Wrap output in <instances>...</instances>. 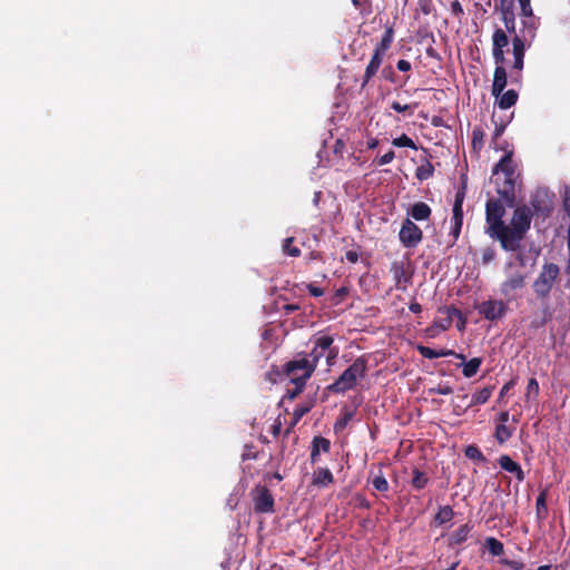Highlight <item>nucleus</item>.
Listing matches in <instances>:
<instances>
[{
	"label": "nucleus",
	"instance_id": "f257e3e1",
	"mask_svg": "<svg viewBox=\"0 0 570 570\" xmlns=\"http://www.w3.org/2000/svg\"><path fill=\"white\" fill-rule=\"evenodd\" d=\"M539 19L530 13H521V28L512 37L513 65L511 78L514 82L521 81V71L524 65L525 48L530 47L537 36Z\"/></svg>",
	"mask_w": 570,
	"mask_h": 570
},
{
	"label": "nucleus",
	"instance_id": "f03ea898",
	"mask_svg": "<svg viewBox=\"0 0 570 570\" xmlns=\"http://www.w3.org/2000/svg\"><path fill=\"white\" fill-rule=\"evenodd\" d=\"M532 209L527 205L518 206L512 215L510 225L504 226L499 243L507 252H517L521 247L527 233L531 227Z\"/></svg>",
	"mask_w": 570,
	"mask_h": 570
},
{
	"label": "nucleus",
	"instance_id": "7ed1b4c3",
	"mask_svg": "<svg viewBox=\"0 0 570 570\" xmlns=\"http://www.w3.org/2000/svg\"><path fill=\"white\" fill-rule=\"evenodd\" d=\"M366 373L367 360L364 356H358L332 384L326 386V391L344 394L356 387L357 381L364 379Z\"/></svg>",
	"mask_w": 570,
	"mask_h": 570
},
{
	"label": "nucleus",
	"instance_id": "20e7f679",
	"mask_svg": "<svg viewBox=\"0 0 570 570\" xmlns=\"http://www.w3.org/2000/svg\"><path fill=\"white\" fill-rule=\"evenodd\" d=\"M502 202V198H491L485 204V233L492 239H495L498 242L505 226V223L503 222L505 208Z\"/></svg>",
	"mask_w": 570,
	"mask_h": 570
},
{
	"label": "nucleus",
	"instance_id": "39448f33",
	"mask_svg": "<svg viewBox=\"0 0 570 570\" xmlns=\"http://www.w3.org/2000/svg\"><path fill=\"white\" fill-rule=\"evenodd\" d=\"M560 268L554 263H546L538 277L534 279L532 287L535 296L540 299H547L550 292L559 277Z\"/></svg>",
	"mask_w": 570,
	"mask_h": 570
},
{
	"label": "nucleus",
	"instance_id": "423d86ee",
	"mask_svg": "<svg viewBox=\"0 0 570 570\" xmlns=\"http://www.w3.org/2000/svg\"><path fill=\"white\" fill-rule=\"evenodd\" d=\"M314 372L313 365L309 364L308 360L305 358L302 353H298L293 360L286 362L282 370V373L288 377L289 381L304 382H307Z\"/></svg>",
	"mask_w": 570,
	"mask_h": 570
},
{
	"label": "nucleus",
	"instance_id": "0eeeda50",
	"mask_svg": "<svg viewBox=\"0 0 570 570\" xmlns=\"http://www.w3.org/2000/svg\"><path fill=\"white\" fill-rule=\"evenodd\" d=\"M390 272L394 279V286L396 289L406 291L409 285L412 284L413 269L410 262L394 261L391 264Z\"/></svg>",
	"mask_w": 570,
	"mask_h": 570
},
{
	"label": "nucleus",
	"instance_id": "6e6552de",
	"mask_svg": "<svg viewBox=\"0 0 570 570\" xmlns=\"http://www.w3.org/2000/svg\"><path fill=\"white\" fill-rule=\"evenodd\" d=\"M465 197V187L459 189L455 194V199L452 208L451 230L452 236L451 245H454L460 237L463 225V200Z\"/></svg>",
	"mask_w": 570,
	"mask_h": 570
},
{
	"label": "nucleus",
	"instance_id": "1a4fd4ad",
	"mask_svg": "<svg viewBox=\"0 0 570 570\" xmlns=\"http://www.w3.org/2000/svg\"><path fill=\"white\" fill-rule=\"evenodd\" d=\"M423 238L422 229L410 218L404 219L399 232V239L406 248L416 247Z\"/></svg>",
	"mask_w": 570,
	"mask_h": 570
},
{
	"label": "nucleus",
	"instance_id": "9d476101",
	"mask_svg": "<svg viewBox=\"0 0 570 570\" xmlns=\"http://www.w3.org/2000/svg\"><path fill=\"white\" fill-rule=\"evenodd\" d=\"M254 510L257 513L274 512V498L265 485H257L253 491Z\"/></svg>",
	"mask_w": 570,
	"mask_h": 570
},
{
	"label": "nucleus",
	"instance_id": "9b49d317",
	"mask_svg": "<svg viewBox=\"0 0 570 570\" xmlns=\"http://www.w3.org/2000/svg\"><path fill=\"white\" fill-rule=\"evenodd\" d=\"M334 343V338L330 335H318L314 340V346L309 353H302L309 364L313 365L314 371L317 367L320 360L324 356L327 348Z\"/></svg>",
	"mask_w": 570,
	"mask_h": 570
},
{
	"label": "nucleus",
	"instance_id": "f8f14e48",
	"mask_svg": "<svg viewBox=\"0 0 570 570\" xmlns=\"http://www.w3.org/2000/svg\"><path fill=\"white\" fill-rule=\"evenodd\" d=\"M478 311L485 320L493 322L505 315L508 306L502 301L488 299L478 306Z\"/></svg>",
	"mask_w": 570,
	"mask_h": 570
},
{
	"label": "nucleus",
	"instance_id": "ddd939ff",
	"mask_svg": "<svg viewBox=\"0 0 570 570\" xmlns=\"http://www.w3.org/2000/svg\"><path fill=\"white\" fill-rule=\"evenodd\" d=\"M533 215L547 218L551 215L553 206L546 190H537L530 200Z\"/></svg>",
	"mask_w": 570,
	"mask_h": 570
},
{
	"label": "nucleus",
	"instance_id": "4468645a",
	"mask_svg": "<svg viewBox=\"0 0 570 570\" xmlns=\"http://www.w3.org/2000/svg\"><path fill=\"white\" fill-rule=\"evenodd\" d=\"M497 193L500 195L502 200L508 207H513L515 203V177H503V180L500 181V178H495Z\"/></svg>",
	"mask_w": 570,
	"mask_h": 570
},
{
	"label": "nucleus",
	"instance_id": "2eb2a0df",
	"mask_svg": "<svg viewBox=\"0 0 570 570\" xmlns=\"http://www.w3.org/2000/svg\"><path fill=\"white\" fill-rule=\"evenodd\" d=\"M510 38L508 31L497 28L492 35V57L493 60L507 61L504 49L508 47Z\"/></svg>",
	"mask_w": 570,
	"mask_h": 570
},
{
	"label": "nucleus",
	"instance_id": "dca6fc26",
	"mask_svg": "<svg viewBox=\"0 0 570 570\" xmlns=\"http://www.w3.org/2000/svg\"><path fill=\"white\" fill-rule=\"evenodd\" d=\"M495 10L501 13V20L504 23L505 30L510 37L514 36L515 16H514V0H500V4L495 6Z\"/></svg>",
	"mask_w": 570,
	"mask_h": 570
},
{
	"label": "nucleus",
	"instance_id": "f3484780",
	"mask_svg": "<svg viewBox=\"0 0 570 570\" xmlns=\"http://www.w3.org/2000/svg\"><path fill=\"white\" fill-rule=\"evenodd\" d=\"M495 68L493 73V82H492V96L499 97L502 91L505 89L508 83V76L505 70V61L499 62V60H494Z\"/></svg>",
	"mask_w": 570,
	"mask_h": 570
},
{
	"label": "nucleus",
	"instance_id": "a211bd4d",
	"mask_svg": "<svg viewBox=\"0 0 570 570\" xmlns=\"http://www.w3.org/2000/svg\"><path fill=\"white\" fill-rule=\"evenodd\" d=\"M525 277L521 273L509 276L500 286V293L507 298H512L513 293L524 287Z\"/></svg>",
	"mask_w": 570,
	"mask_h": 570
},
{
	"label": "nucleus",
	"instance_id": "6ab92c4d",
	"mask_svg": "<svg viewBox=\"0 0 570 570\" xmlns=\"http://www.w3.org/2000/svg\"><path fill=\"white\" fill-rule=\"evenodd\" d=\"M385 55L373 51L370 62L367 63L364 75L362 77L361 88H365L372 78L377 73L382 66Z\"/></svg>",
	"mask_w": 570,
	"mask_h": 570
},
{
	"label": "nucleus",
	"instance_id": "aec40b11",
	"mask_svg": "<svg viewBox=\"0 0 570 570\" xmlns=\"http://www.w3.org/2000/svg\"><path fill=\"white\" fill-rule=\"evenodd\" d=\"M500 173L503 177H511L515 174L514 164L512 160V153H507L493 167L492 175L498 176Z\"/></svg>",
	"mask_w": 570,
	"mask_h": 570
},
{
	"label": "nucleus",
	"instance_id": "412c9836",
	"mask_svg": "<svg viewBox=\"0 0 570 570\" xmlns=\"http://www.w3.org/2000/svg\"><path fill=\"white\" fill-rule=\"evenodd\" d=\"M417 351L423 357L429 358V360L444 357V356H449V355H453L456 358L462 360L463 362L465 360V356L463 354L455 353L452 350H433L429 346L419 345Z\"/></svg>",
	"mask_w": 570,
	"mask_h": 570
},
{
	"label": "nucleus",
	"instance_id": "4be33fe9",
	"mask_svg": "<svg viewBox=\"0 0 570 570\" xmlns=\"http://www.w3.org/2000/svg\"><path fill=\"white\" fill-rule=\"evenodd\" d=\"M501 469L515 475L517 480L522 482L525 478L524 472L519 463L513 461L508 454L499 458Z\"/></svg>",
	"mask_w": 570,
	"mask_h": 570
},
{
	"label": "nucleus",
	"instance_id": "5701e85b",
	"mask_svg": "<svg viewBox=\"0 0 570 570\" xmlns=\"http://www.w3.org/2000/svg\"><path fill=\"white\" fill-rule=\"evenodd\" d=\"M472 529H473V525L470 523H464V524L460 525L455 531H453L450 534L449 546L454 547V546H461L462 543H464L468 540L469 534L472 531Z\"/></svg>",
	"mask_w": 570,
	"mask_h": 570
},
{
	"label": "nucleus",
	"instance_id": "b1692460",
	"mask_svg": "<svg viewBox=\"0 0 570 570\" xmlns=\"http://www.w3.org/2000/svg\"><path fill=\"white\" fill-rule=\"evenodd\" d=\"M440 313L445 314L444 320L435 321L434 325L441 328L442 331H446L453 322L454 317H461V311L454 306H448L439 309Z\"/></svg>",
	"mask_w": 570,
	"mask_h": 570
},
{
	"label": "nucleus",
	"instance_id": "393cba45",
	"mask_svg": "<svg viewBox=\"0 0 570 570\" xmlns=\"http://www.w3.org/2000/svg\"><path fill=\"white\" fill-rule=\"evenodd\" d=\"M493 389V386H488L473 393L469 403L465 404V409L487 403L492 395Z\"/></svg>",
	"mask_w": 570,
	"mask_h": 570
},
{
	"label": "nucleus",
	"instance_id": "a878e982",
	"mask_svg": "<svg viewBox=\"0 0 570 570\" xmlns=\"http://www.w3.org/2000/svg\"><path fill=\"white\" fill-rule=\"evenodd\" d=\"M515 426L504 423L495 424L494 438L499 444H504L514 433Z\"/></svg>",
	"mask_w": 570,
	"mask_h": 570
},
{
	"label": "nucleus",
	"instance_id": "bb28decb",
	"mask_svg": "<svg viewBox=\"0 0 570 570\" xmlns=\"http://www.w3.org/2000/svg\"><path fill=\"white\" fill-rule=\"evenodd\" d=\"M432 210L430 206L423 202L415 203L410 210V215L415 220H426L430 218Z\"/></svg>",
	"mask_w": 570,
	"mask_h": 570
},
{
	"label": "nucleus",
	"instance_id": "cd10ccee",
	"mask_svg": "<svg viewBox=\"0 0 570 570\" xmlns=\"http://www.w3.org/2000/svg\"><path fill=\"white\" fill-rule=\"evenodd\" d=\"M334 482V476L327 468H318L313 474V483L318 487H327Z\"/></svg>",
	"mask_w": 570,
	"mask_h": 570
},
{
	"label": "nucleus",
	"instance_id": "c85d7f7f",
	"mask_svg": "<svg viewBox=\"0 0 570 570\" xmlns=\"http://www.w3.org/2000/svg\"><path fill=\"white\" fill-rule=\"evenodd\" d=\"M518 92L513 89H509L497 98V104L500 109H509L514 106L518 101Z\"/></svg>",
	"mask_w": 570,
	"mask_h": 570
},
{
	"label": "nucleus",
	"instance_id": "c756f323",
	"mask_svg": "<svg viewBox=\"0 0 570 570\" xmlns=\"http://www.w3.org/2000/svg\"><path fill=\"white\" fill-rule=\"evenodd\" d=\"M394 38V30L392 27L385 29L380 42L375 46L374 51L386 55L391 48Z\"/></svg>",
	"mask_w": 570,
	"mask_h": 570
},
{
	"label": "nucleus",
	"instance_id": "7c9ffc66",
	"mask_svg": "<svg viewBox=\"0 0 570 570\" xmlns=\"http://www.w3.org/2000/svg\"><path fill=\"white\" fill-rule=\"evenodd\" d=\"M433 174H434V166L428 158L422 159V164L420 166H417V168L415 169V177L420 181L430 179L433 176Z\"/></svg>",
	"mask_w": 570,
	"mask_h": 570
},
{
	"label": "nucleus",
	"instance_id": "2f4dec72",
	"mask_svg": "<svg viewBox=\"0 0 570 570\" xmlns=\"http://www.w3.org/2000/svg\"><path fill=\"white\" fill-rule=\"evenodd\" d=\"M481 364H482L481 357H473L470 361L464 362L462 364L463 376L466 379L474 376L479 372Z\"/></svg>",
	"mask_w": 570,
	"mask_h": 570
},
{
	"label": "nucleus",
	"instance_id": "473e14b6",
	"mask_svg": "<svg viewBox=\"0 0 570 570\" xmlns=\"http://www.w3.org/2000/svg\"><path fill=\"white\" fill-rule=\"evenodd\" d=\"M484 546L488 549V551L490 552V554L493 557H499V556L503 554V552H504L503 543L500 540H498L497 538H493V537L487 538L484 541Z\"/></svg>",
	"mask_w": 570,
	"mask_h": 570
},
{
	"label": "nucleus",
	"instance_id": "72a5a7b5",
	"mask_svg": "<svg viewBox=\"0 0 570 570\" xmlns=\"http://www.w3.org/2000/svg\"><path fill=\"white\" fill-rule=\"evenodd\" d=\"M412 475L411 484L415 490H422L428 485L430 479L425 472L413 469Z\"/></svg>",
	"mask_w": 570,
	"mask_h": 570
},
{
	"label": "nucleus",
	"instance_id": "f704fd0d",
	"mask_svg": "<svg viewBox=\"0 0 570 570\" xmlns=\"http://www.w3.org/2000/svg\"><path fill=\"white\" fill-rule=\"evenodd\" d=\"M454 517V511L450 505H442L435 514V522L440 525L450 522Z\"/></svg>",
	"mask_w": 570,
	"mask_h": 570
},
{
	"label": "nucleus",
	"instance_id": "c9c22d12",
	"mask_svg": "<svg viewBox=\"0 0 570 570\" xmlns=\"http://www.w3.org/2000/svg\"><path fill=\"white\" fill-rule=\"evenodd\" d=\"M464 454H465V456L468 459H470L472 461H476V462H480V463H485L487 462V458L484 456V454L474 444L468 445L465 448V450H464Z\"/></svg>",
	"mask_w": 570,
	"mask_h": 570
},
{
	"label": "nucleus",
	"instance_id": "e433bc0d",
	"mask_svg": "<svg viewBox=\"0 0 570 570\" xmlns=\"http://www.w3.org/2000/svg\"><path fill=\"white\" fill-rule=\"evenodd\" d=\"M547 495L546 492H541L535 501V510H537V517L539 519H544L548 514V508H547Z\"/></svg>",
	"mask_w": 570,
	"mask_h": 570
},
{
	"label": "nucleus",
	"instance_id": "4c0bfd02",
	"mask_svg": "<svg viewBox=\"0 0 570 570\" xmlns=\"http://www.w3.org/2000/svg\"><path fill=\"white\" fill-rule=\"evenodd\" d=\"M289 382L294 384V387L287 389L285 396L288 400H294L304 391V389L306 386V382H304V381H289Z\"/></svg>",
	"mask_w": 570,
	"mask_h": 570
},
{
	"label": "nucleus",
	"instance_id": "58836bf2",
	"mask_svg": "<svg viewBox=\"0 0 570 570\" xmlns=\"http://www.w3.org/2000/svg\"><path fill=\"white\" fill-rule=\"evenodd\" d=\"M311 410V406L308 405H297L293 411V423L292 426L288 428L285 432V434H288L291 432V429L298 423V421Z\"/></svg>",
	"mask_w": 570,
	"mask_h": 570
},
{
	"label": "nucleus",
	"instance_id": "ea45409f",
	"mask_svg": "<svg viewBox=\"0 0 570 570\" xmlns=\"http://www.w3.org/2000/svg\"><path fill=\"white\" fill-rule=\"evenodd\" d=\"M294 242V237H287L285 240H284V244H283V252L288 255V256H292V257H298L301 255V249L296 246H293Z\"/></svg>",
	"mask_w": 570,
	"mask_h": 570
},
{
	"label": "nucleus",
	"instance_id": "a19ab883",
	"mask_svg": "<svg viewBox=\"0 0 570 570\" xmlns=\"http://www.w3.org/2000/svg\"><path fill=\"white\" fill-rule=\"evenodd\" d=\"M312 446H316L320 453L321 451L327 453L331 449V442L326 438L315 436L312 441Z\"/></svg>",
	"mask_w": 570,
	"mask_h": 570
},
{
	"label": "nucleus",
	"instance_id": "79ce46f5",
	"mask_svg": "<svg viewBox=\"0 0 570 570\" xmlns=\"http://www.w3.org/2000/svg\"><path fill=\"white\" fill-rule=\"evenodd\" d=\"M393 145L396 147H407L416 149L415 142L407 135L403 134L393 140Z\"/></svg>",
	"mask_w": 570,
	"mask_h": 570
},
{
	"label": "nucleus",
	"instance_id": "37998d69",
	"mask_svg": "<svg viewBox=\"0 0 570 570\" xmlns=\"http://www.w3.org/2000/svg\"><path fill=\"white\" fill-rule=\"evenodd\" d=\"M495 257H497V252L492 246H488V247L483 248L481 252V262L484 265H488L491 262H493L495 259Z\"/></svg>",
	"mask_w": 570,
	"mask_h": 570
},
{
	"label": "nucleus",
	"instance_id": "c03bdc74",
	"mask_svg": "<svg viewBox=\"0 0 570 570\" xmlns=\"http://www.w3.org/2000/svg\"><path fill=\"white\" fill-rule=\"evenodd\" d=\"M372 485L376 491H380V492H386L389 490V482L382 474L376 475L373 479Z\"/></svg>",
	"mask_w": 570,
	"mask_h": 570
},
{
	"label": "nucleus",
	"instance_id": "a18cd8bd",
	"mask_svg": "<svg viewBox=\"0 0 570 570\" xmlns=\"http://www.w3.org/2000/svg\"><path fill=\"white\" fill-rule=\"evenodd\" d=\"M352 417H353V412H348V411L345 412L343 414V416L335 422L334 430L335 431L343 430L346 426V424L352 420Z\"/></svg>",
	"mask_w": 570,
	"mask_h": 570
},
{
	"label": "nucleus",
	"instance_id": "49530a36",
	"mask_svg": "<svg viewBox=\"0 0 570 570\" xmlns=\"http://www.w3.org/2000/svg\"><path fill=\"white\" fill-rule=\"evenodd\" d=\"M394 157H395V154H394V151L391 149V150H389L386 154H384L383 156H381V157H376V158L374 159V163H375L376 165H379V166H383V165H386V164L392 163V161H393V159H394Z\"/></svg>",
	"mask_w": 570,
	"mask_h": 570
},
{
	"label": "nucleus",
	"instance_id": "de8ad7c7",
	"mask_svg": "<svg viewBox=\"0 0 570 570\" xmlns=\"http://www.w3.org/2000/svg\"><path fill=\"white\" fill-rule=\"evenodd\" d=\"M453 392L450 385H438L436 387L429 389V394L449 395Z\"/></svg>",
	"mask_w": 570,
	"mask_h": 570
},
{
	"label": "nucleus",
	"instance_id": "09e8293b",
	"mask_svg": "<svg viewBox=\"0 0 570 570\" xmlns=\"http://www.w3.org/2000/svg\"><path fill=\"white\" fill-rule=\"evenodd\" d=\"M538 394H539V383L534 377H531L528 381L527 395L528 396H531V395L537 396Z\"/></svg>",
	"mask_w": 570,
	"mask_h": 570
},
{
	"label": "nucleus",
	"instance_id": "8fccbe9b",
	"mask_svg": "<svg viewBox=\"0 0 570 570\" xmlns=\"http://www.w3.org/2000/svg\"><path fill=\"white\" fill-rule=\"evenodd\" d=\"M417 107V104H413V105H402L400 104L399 101H393L391 104V108L396 111V112H404V111H407V110H413L414 108Z\"/></svg>",
	"mask_w": 570,
	"mask_h": 570
},
{
	"label": "nucleus",
	"instance_id": "3c124183",
	"mask_svg": "<svg viewBox=\"0 0 570 570\" xmlns=\"http://www.w3.org/2000/svg\"><path fill=\"white\" fill-rule=\"evenodd\" d=\"M451 12L456 18H460L461 16H463L464 11H463L462 4L459 0H453L451 2Z\"/></svg>",
	"mask_w": 570,
	"mask_h": 570
},
{
	"label": "nucleus",
	"instance_id": "603ef678",
	"mask_svg": "<svg viewBox=\"0 0 570 570\" xmlns=\"http://www.w3.org/2000/svg\"><path fill=\"white\" fill-rule=\"evenodd\" d=\"M326 352H327L326 362L331 366L334 363V361L337 357V355H338V348L334 347L332 345L330 348L326 350Z\"/></svg>",
	"mask_w": 570,
	"mask_h": 570
},
{
	"label": "nucleus",
	"instance_id": "864d4df0",
	"mask_svg": "<svg viewBox=\"0 0 570 570\" xmlns=\"http://www.w3.org/2000/svg\"><path fill=\"white\" fill-rule=\"evenodd\" d=\"M382 77L390 82H395V73L391 66L383 68Z\"/></svg>",
	"mask_w": 570,
	"mask_h": 570
},
{
	"label": "nucleus",
	"instance_id": "5fc2aeb1",
	"mask_svg": "<svg viewBox=\"0 0 570 570\" xmlns=\"http://www.w3.org/2000/svg\"><path fill=\"white\" fill-rule=\"evenodd\" d=\"M501 563L508 566L509 568H511L513 570H521L524 567L522 561H517V560L503 559V560H501Z\"/></svg>",
	"mask_w": 570,
	"mask_h": 570
},
{
	"label": "nucleus",
	"instance_id": "6e6d98bb",
	"mask_svg": "<svg viewBox=\"0 0 570 570\" xmlns=\"http://www.w3.org/2000/svg\"><path fill=\"white\" fill-rule=\"evenodd\" d=\"M308 293L314 296V297H320L324 294V291L317 286H315L314 284H307L306 286Z\"/></svg>",
	"mask_w": 570,
	"mask_h": 570
},
{
	"label": "nucleus",
	"instance_id": "4d7b16f0",
	"mask_svg": "<svg viewBox=\"0 0 570 570\" xmlns=\"http://www.w3.org/2000/svg\"><path fill=\"white\" fill-rule=\"evenodd\" d=\"M504 129H505V125L504 124L495 126V129H494V132H493V136H492V142L493 144H495L497 140L503 135Z\"/></svg>",
	"mask_w": 570,
	"mask_h": 570
},
{
	"label": "nucleus",
	"instance_id": "13d9d810",
	"mask_svg": "<svg viewBox=\"0 0 570 570\" xmlns=\"http://www.w3.org/2000/svg\"><path fill=\"white\" fill-rule=\"evenodd\" d=\"M396 68L400 70V71H403V72H406L409 70H411L412 66H411V62L405 60V59H400L396 63Z\"/></svg>",
	"mask_w": 570,
	"mask_h": 570
},
{
	"label": "nucleus",
	"instance_id": "bf43d9fd",
	"mask_svg": "<svg viewBox=\"0 0 570 570\" xmlns=\"http://www.w3.org/2000/svg\"><path fill=\"white\" fill-rule=\"evenodd\" d=\"M345 258L347 262L355 264L358 261V253L355 250H347L345 253Z\"/></svg>",
	"mask_w": 570,
	"mask_h": 570
},
{
	"label": "nucleus",
	"instance_id": "052dcab7",
	"mask_svg": "<svg viewBox=\"0 0 570 570\" xmlns=\"http://www.w3.org/2000/svg\"><path fill=\"white\" fill-rule=\"evenodd\" d=\"M510 420V414L508 411H502L498 414L497 419H495V424L497 423H504L507 424L508 421Z\"/></svg>",
	"mask_w": 570,
	"mask_h": 570
},
{
	"label": "nucleus",
	"instance_id": "680f3d73",
	"mask_svg": "<svg viewBox=\"0 0 570 570\" xmlns=\"http://www.w3.org/2000/svg\"><path fill=\"white\" fill-rule=\"evenodd\" d=\"M521 7V13H530L532 11V7L530 0H519Z\"/></svg>",
	"mask_w": 570,
	"mask_h": 570
},
{
	"label": "nucleus",
	"instance_id": "e2e57ef3",
	"mask_svg": "<svg viewBox=\"0 0 570 570\" xmlns=\"http://www.w3.org/2000/svg\"><path fill=\"white\" fill-rule=\"evenodd\" d=\"M348 295V288L343 286L335 292V297L337 298V302H341L344 297Z\"/></svg>",
	"mask_w": 570,
	"mask_h": 570
},
{
	"label": "nucleus",
	"instance_id": "0e129e2a",
	"mask_svg": "<svg viewBox=\"0 0 570 570\" xmlns=\"http://www.w3.org/2000/svg\"><path fill=\"white\" fill-rule=\"evenodd\" d=\"M563 206H564L566 212L570 216V189H566V191H564Z\"/></svg>",
	"mask_w": 570,
	"mask_h": 570
},
{
	"label": "nucleus",
	"instance_id": "69168bd1",
	"mask_svg": "<svg viewBox=\"0 0 570 570\" xmlns=\"http://www.w3.org/2000/svg\"><path fill=\"white\" fill-rule=\"evenodd\" d=\"M409 309L414 314H419L422 312V306L417 302H411L409 305Z\"/></svg>",
	"mask_w": 570,
	"mask_h": 570
},
{
	"label": "nucleus",
	"instance_id": "338daca9",
	"mask_svg": "<svg viewBox=\"0 0 570 570\" xmlns=\"http://www.w3.org/2000/svg\"><path fill=\"white\" fill-rule=\"evenodd\" d=\"M512 385H513V382L511 381V382L505 383V384L502 386V389H501V391H500V395H499V401L503 399V396H504V395L510 391V389L512 387Z\"/></svg>",
	"mask_w": 570,
	"mask_h": 570
},
{
	"label": "nucleus",
	"instance_id": "774afa93",
	"mask_svg": "<svg viewBox=\"0 0 570 570\" xmlns=\"http://www.w3.org/2000/svg\"><path fill=\"white\" fill-rule=\"evenodd\" d=\"M431 125L433 127H442V126H444L443 118L440 117V116H433L432 119H431Z\"/></svg>",
	"mask_w": 570,
	"mask_h": 570
}]
</instances>
